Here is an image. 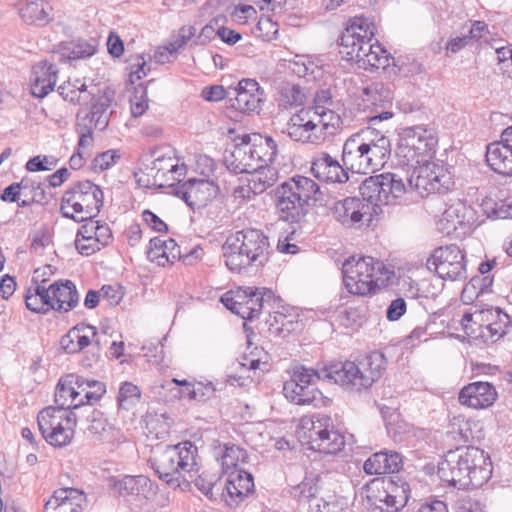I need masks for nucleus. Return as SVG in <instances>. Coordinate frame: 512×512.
Wrapping results in <instances>:
<instances>
[{
	"instance_id": "obj_59",
	"label": "nucleus",
	"mask_w": 512,
	"mask_h": 512,
	"mask_svg": "<svg viewBox=\"0 0 512 512\" xmlns=\"http://www.w3.org/2000/svg\"><path fill=\"white\" fill-rule=\"evenodd\" d=\"M54 495L58 497V500L70 502L81 511L80 502L84 499V493L82 491L74 488H62L56 490Z\"/></svg>"
},
{
	"instance_id": "obj_45",
	"label": "nucleus",
	"mask_w": 512,
	"mask_h": 512,
	"mask_svg": "<svg viewBox=\"0 0 512 512\" xmlns=\"http://www.w3.org/2000/svg\"><path fill=\"white\" fill-rule=\"evenodd\" d=\"M407 175L405 177V186L408 191H415L419 196L426 197L434 192H428L431 184L427 181V168H423L421 164L408 166Z\"/></svg>"
},
{
	"instance_id": "obj_3",
	"label": "nucleus",
	"mask_w": 512,
	"mask_h": 512,
	"mask_svg": "<svg viewBox=\"0 0 512 512\" xmlns=\"http://www.w3.org/2000/svg\"><path fill=\"white\" fill-rule=\"evenodd\" d=\"M222 252L227 268L241 273L268 262L272 248L269 237L262 230L247 228L228 236Z\"/></svg>"
},
{
	"instance_id": "obj_40",
	"label": "nucleus",
	"mask_w": 512,
	"mask_h": 512,
	"mask_svg": "<svg viewBox=\"0 0 512 512\" xmlns=\"http://www.w3.org/2000/svg\"><path fill=\"white\" fill-rule=\"evenodd\" d=\"M275 302V296L272 290L266 288H253V297L249 298L246 302L247 310L244 319L252 321L259 317V315L266 311L267 308H272Z\"/></svg>"
},
{
	"instance_id": "obj_18",
	"label": "nucleus",
	"mask_w": 512,
	"mask_h": 512,
	"mask_svg": "<svg viewBox=\"0 0 512 512\" xmlns=\"http://www.w3.org/2000/svg\"><path fill=\"white\" fill-rule=\"evenodd\" d=\"M192 210L205 207L216 197L217 186L206 179H189L173 190Z\"/></svg>"
},
{
	"instance_id": "obj_11",
	"label": "nucleus",
	"mask_w": 512,
	"mask_h": 512,
	"mask_svg": "<svg viewBox=\"0 0 512 512\" xmlns=\"http://www.w3.org/2000/svg\"><path fill=\"white\" fill-rule=\"evenodd\" d=\"M384 270V264L373 257L352 256L342 264L344 286L350 294L359 296L374 294Z\"/></svg>"
},
{
	"instance_id": "obj_38",
	"label": "nucleus",
	"mask_w": 512,
	"mask_h": 512,
	"mask_svg": "<svg viewBox=\"0 0 512 512\" xmlns=\"http://www.w3.org/2000/svg\"><path fill=\"white\" fill-rule=\"evenodd\" d=\"M245 139L250 141L256 165L271 166L278 153L275 140L270 136H262L258 133L245 134Z\"/></svg>"
},
{
	"instance_id": "obj_32",
	"label": "nucleus",
	"mask_w": 512,
	"mask_h": 512,
	"mask_svg": "<svg viewBox=\"0 0 512 512\" xmlns=\"http://www.w3.org/2000/svg\"><path fill=\"white\" fill-rule=\"evenodd\" d=\"M109 485L119 496L147 497L152 490V481L144 475H125L122 478L111 477Z\"/></svg>"
},
{
	"instance_id": "obj_37",
	"label": "nucleus",
	"mask_w": 512,
	"mask_h": 512,
	"mask_svg": "<svg viewBox=\"0 0 512 512\" xmlns=\"http://www.w3.org/2000/svg\"><path fill=\"white\" fill-rule=\"evenodd\" d=\"M96 335V327L86 324H77L61 337V348L68 354L83 351L91 344V336Z\"/></svg>"
},
{
	"instance_id": "obj_63",
	"label": "nucleus",
	"mask_w": 512,
	"mask_h": 512,
	"mask_svg": "<svg viewBox=\"0 0 512 512\" xmlns=\"http://www.w3.org/2000/svg\"><path fill=\"white\" fill-rule=\"evenodd\" d=\"M77 128L80 134L77 151L85 152V149L89 148L93 143L92 135L94 127L92 125H88V123L78 121Z\"/></svg>"
},
{
	"instance_id": "obj_31",
	"label": "nucleus",
	"mask_w": 512,
	"mask_h": 512,
	"mask_svg": "<svg viewBox=\"0 0 512 512\" xmlns=\"http://www.w3.org/2000/svg\"><path fill=\"white\" fill-rule=\"evenodd\" d=\"M403 467V457L394 450H382L373 453L364 462V471L370 475L394 474Z\"/></svg>"
},
{
	"instance_id": "obj_48",
	"label": "nucleus",
	"mask_w": 512,
	"mask_h": 512,
	"mask_svg": "<svg viewBox=\"0 0 512 512\" xmlns=\"http://www.w3.org/2000/svg\"><path fill=\"white\" fill-rule=\"evenodd\" d=\"M82 394L80 389H77L73 386H67L64 383L59 382L55 389V402L58 405L56 408L65 409L67 411H72V409H76L82 405H84L83 399L81 398L79 402H76V399Z\"/></svg>"
},
{
	"instance_id": "obj_26",
	"label": "nucleus",
	"mask_w": 512,
	"mask_h": 512,
	"mask_svg": "<svg viewBox=\"0 0 512 512\" xmlns=\"http://www.w3.org/2000/svg\"><path fill=\"white\" fill-rule=\"evenodd\" d=\"M311 172L319 181L326 183H345L349 180L348 169L327 152H319L313 157Z\"/></svg>"
},
{
	"instance_id": "obj_4",
	"label": "nucleus",
	"mask_w": 512,
	"mask_h": 512,
	"mask_svg": "<svg viewBox=\"0 0 512 512\" xmlns=\"http://www.w3.org/2000/svg\"><path fill=\"white\" fill-rule=\"evenodd\" d=\"M340 124L334 111L323 106L307 107L290 117L286 133L295 142L320 145L337 133Z\"/></svg>"
},
{
	"instance_id": "obj_44",
	"label": "nucleus",
	"mask_w": 512,
	"mask_h": 512,
	"mask_svg": "<svg viewBox=\"0 0 512 512\" xmlns=\"http://www.w3.org/2000/svg\"><path fill=\"white\" fill-rule=\"evenodd\" d=\"M260 168L253 169L248 179L253 189V195H258L266 191L269 187L274 185L278 179V171L272 166H259Z\"/></svg>"
},
{
	"instance_id": "obj_36",
	"label": "nucleus",
	"mask_w": 512,
	"mask_h": 512,
	"mask_svg": "<svg viewBox=\"0 0 512 512\" xmlns=\"http://www.w3.org/2000/svg\"><path fill=\"white\" fill-rule=\"evenodd\" d=\"M254 491L253 476L242 469H235L230 472L223 488L232 502H241L246 496Z\"/></svg>"
},
{
	"instance_id": "obj_41",
	"label": "nucleus",
	"mask_w": 512,
	"mask_h": 512,
	"mask_svg": "<svg viewBox=\"0 0 512 512\" xmlns=\"http://www.w3.org/2000/svg\"><path fill=\"white\" fill-rule=\"evenodd\" d=\"M423 168H427V181L430 185L428 192L444 193L450 189L453 182L450 174L442 166L431 162L421 163Z\"/></svg>"
},
{
	"instance_id": "obj_42",
	"label": "nucleus",
	"mask_w": 512,
	"mask_h": 512,
	"mask_svg": "<svg viewBox=\"0 0 512 512\" xmlns=\"http://www.w3.org/2000/svg\"><path fill=\"white\" fill-rule=\"evenodd\" d=\"M58 93L65 101L74 105H84L88 103L90 95L93 94V89L86 86L81 79L75 81H67L58 87Z\"/></svg>"
},
{
	"instance_id": "obj_64",
	"label": "nucleus",
	"mask_w": 512,
	"mask_h": 512,
	"mask_svg": "<svg viewBox=\"0 0 512 512\" xmlns=\"http://www.w3.org/2000/svg\"><path fill=\"white\" fill-rule=\"evenodd\" d=\"M45 512H80V510L70 502L58 500V497L53 494L45 504Z\"/></svg>"
},
{
	"instance_id": "obj_60",
	"label": "nucleus",
	"mask_w": 512,
	"mask_h": 512,
	"mask_svg": "<svg viewBox=\"0 0 512 512\" xmlns=\"http://www.w3.org/2000/svg\"><path fill=\"white\" fill-rule=\"evenodd\" d=\"M116 158H119V156L112 150L98 154L92 161L93 171L102 172L109 169L115 163Z\"/></svg>"
},
{
	"instance_id": "obj_23",
	"label": "nucleus",
	"mask_w": 512,
	"mask_h": 512,
	"mask_svg": "<svg viewBox=\"0 0 512 512\" xmlns=\"http://www.w3.org/2000/svg\"><path fill=\"white\" fill-rule=\"evenodd\" d=\"M223 162L226 168L234 174L248 173L253 169L260 168L256 165L255 155L250 141L245 139V134L238 136L232 149L225 151Z\"/></svg>"
},
{
	"instance_id": "obj_43",
	"label": "nucleus",
	"mask_w": 512,
	"mask_h": 512,
	"mask_svg": "<svg viewBox=\"0 0 512 512\" xmlns=\"http://www.w3.org/2000/svg\"><path fill=\"white\" fill-rule=\"evenodd\" d=\"M24 299L27 309L32 312L46 314L52 310V308H50L47 286L31 284L26 290Z\"/></svg>"
},
{
	"instance_id": "obj_21",
	"label": "nucleus",
	"mask_w": 512,
	"mask_h": 512,
	"mask_svg": "<svg viewBox=\"0 0 512 512\" xmlns=\"http://www.w3.org/2000/svg\"><path fill=\"white\" fill-rule=\"evenodd\" d=\"M486 161L494 172L512 176V126L502 132L500 142L487 146Z\"/></svg>"
},
{
	"instance_id": "obj_28",
	"label": "nucleus",
	"mask_w": 512,
	"mask_h": 512,
	"mask_svg": "<svg viewBox=\"0 0 512 512\" xmlns=\"http://www.w3.org/2000/svg\"><path fill=\"white\" fill-rule=\"evenodd\" d=\"M58 69L53 63L40 61L32 66L30 75L31 93L34 97L44 98L54 90Z\"/></svg>"
},
{
	"instance_id": "obj_55",
	"label": "nucleus",
	"mask_w": 512,
	"mask_h": 512,
	"mask_svg": "<svg viewBox=\"0 0 512 512\" xmlns=\"http://www.w3.org/2000/svg\"><path fill=\"white\" fill-rule=\"evenodd\" d=\"M221 19L213 18L211 19L200 31L196 39L193 41L192 45H206L211 40L215 39L219 33V25Z\"/></svg>"
},
{
	"instance_id": "obj_14",
	"label": "nucleus",
	"mask_w": 512,
	"mask_h": 512,
	"mask_svg": "<svg viewBox=\"0 0 512 512\" xmlns=\"http://www.w3.org/2000/svg\"><path fill=\"white\" fill-rule=\"evenodd\" d=\"M37 424L42 437L48 444L54 447H65L74 437L77 419L73 411L49 406L39 412Z\"/></svg>"
},
{
	"instance_id": "obj_53",
	"label": "nucleus",
	"mask_w": 512,
	"mask_h": 512,
	"mask_svg": "<svg viewBox=\"0 0 512 512\" xmlns=\"http://www.w3.org/2000/svg\"><path fill=\"white\" fill-rule=\"evenodd\" d=\"M280 105L284 108L300 106L304 103L305 95L299 85L287 84L279 90Z\"/></svg>"
},
{
	"instance_id": "obj_12",
	"label": "nucleus",
	"mask_w": 512,
	"mask_h": 512,
	"mask_svg": "<svg viewBox=\"0 0 512 512\" xmlns=\"http://www.w3.org/2000/svg\"><path fill=\"white\" fill-rule=\"evenodd\" d=\"M437 144L433 129L424 125L405 127L399 133L397 155L406 166L427 163L435 155Z\"/></svg>"
},
{
	"instance_id": "obj_50",
	"label": "nucleus",
	"mask_w": 512,
	"mask_h": 512,
	"mask_svg": "<svg viewBox=\"0 0 512 512\" xmlns=\"http://www.w3.org/2000/svg\"><path fill=\"white\" fill-rule=\"evenodd\" d=\"M74 379V384L77 389H80L86 399V402L92 404L100 400V398L106 392V386L104 383L97 380H89L83 376L71 375Z\"/></svg>"
},
{
	"instance_id": "obj_9",
	"label": "nucleus",
	"mask_w": 512,
	"mask_h": 512,
	"mask_svg": "<svg viewBox=\"0 0 512 512\" xmlns=\"http://www.w3.org/2000/svg\"><path fill=\"white\" fill-rule=\"evenodd\" d=\"M409 483L399 476L377 477L362 487L374 512H398L410 498Z\"/></svg>"
},
{
	"instance_id": "obj_30",
	"label": "nucleus",
	"mask_w": 512,
	"mask_h": 512,
	"mask_svg": "<svg viewBox=\"0 0 512 512\" xmlns=\"http://www.w3.org/2000/svg\"><path fill=\"white\" fill-rule=\"evenodd\" d=\"M372 134L368 136L367 148H363L366 152L365 157V173L367 171H375L382 167L390 155V140L384 134L376 129H371Z\"/></svg>"
},
{
	"instance_id": "obj_15",
	"label": "nucleus",
	"mask_w": 512,
	"mask_h": 512,
	"mask_svg": "<svg viewBox=\"0 0 512 512\" xmlns=\"http://www.w3.org/2000/svg\"><path fill=\"white\" fill-rule=\"evenodd\" d=\"M404 177L399 172H388L366 178L359 186L364 200L371 204H390L406 193Z\"/></svg>"
},
{
	"instance_id": "obj_51",
	"label": "nucleus",
	"mask_w": 512,
	"mask_h": 512,
	"mask_svg": "<svg viewBox=\"0 0 512 512\" xmlns=\"http://www.w3.org/2000/svg\"><path fill=\"white\" fill-rule=\"evenodd\" d=\"M346 506V499L336 495L331 487L317 503L310 505V512H344Z\"/></svg>"
},
{
	"instance_id": "obj_57",
	"label": "nucleus",
	"mask_w": 512,
	"mask_h": 512,
	"mask_svg": "<svg viewBox=\"0 0 512 512\" xmlns=\"http://www.w3.org/2000/svg\"><path fill=\"white\" fill-rule=\"evenodd\" d=\"M148 108L147 92L145 88H137L130 98L131 114L134 117L142 116Z\"/></svg>"
},
{
	"instance_id": "obj_8",
	"label": "nucleus",
	"mask_w": 512,
	"mask_h": 512,
	"mask_svg": "<svg viewBox=\"0 0 512 512\" xmlns=\"http://www.w3.org/2000/svg\"><path fill=\"white\" fill-rule=\"evenodd\" d=\"M104 194L101 188L89 180L78 181L63 194L60 213L75 222L96 217L103 206Z\"/></svg>"
},
{
	"instance_id": "obj_13",
	"label": "nucleus",
	"mask_w": 512,
	"mask_h": 512,
	"mask_svg": "<svg viewBox=\"0 0 512 512\" xmlns=\"http://www.w3.org/2000/svg\"><path fill=\"white\" fill-rule=\"evenodd\" d=\"M299 427L305 431L309 449L324 454H337L345 446L344 436L334 429L333 420L326 414L303 416Z\"/></svg>"
},
{
	"instance_id": "obj_19",
	"label": "nucleus",
	"mask_w": 512,
	"mask_h": 512,
	"mask_svg": "<svg viewBox=\"0 0 512 512\" xmlns=\"http://www.w3.org/2000/svg\"><path fill=\"white\" fill-rule=\"evenodd\" d=\"M335 484L331 482L328 474L323 473H307L303 480L291 487V495L300 503L311 504L317 503L323 494Z\"/></svg>"
},
{
	"instance_id": "obj_39",
	"label": "nucleus",
	"mask_w": 512,
	"mask_h": 512,
	"mask_svg": "<svg viewBox=\"0 0 512 512\" xmlns=\"http://www.w3.org/2000/svg\"><path fill=\"white\" fill-rule=\"evenodd\" d=\"M284 183L295 191L296 195L302 200L308 210L309 207L314 205L318 200L317 194L319 193L320 188L319 185L311 178L297 175Z\"/></svg>"
},
{
	"instance_id": "obj_46",
	"label": "nucleus",
	"mask_w": 512,
	"mask_h": 512,
	"mask_svg": "<svg viewBox=\"0 0 512 512\" xmlns=\"http://www.w3.org/2000/svg\"><path fill=\"white\" fill-rule=\"evenodd\" d=\"M253 297V287L239 288L235 292H227L221 297L223 305L234 314L244 319L247 310L246 302Z\"/></svg>"
},
{
	"instance_id": "obj_25",
	"label": "nucleus",
	"mask_w": 512,
	"mask_h": 512,
	"mask_svg": "<svg viewBox=\"0 0 512 512\" xmlns=\"http://www.w3.org/2000/svg\"><path fill=\"white\" fill-rule=\"evenodd\" d=\"M476 221V212L466 202L457 199L446 205L440 223L442 229L449 234L458 229L467 230Z\"/></svg>"
},
{
	"instance_id": "obj_62",
	"label": "nucleus",
	"mask_w": 512,
	"mask_h": 512,
	"mask_svg": "<svg viewBox=\"0 0 512 512\" xmlns=\"http://www.w3.org/2000/svg\"><path fill=\"white\" fill-rule=\"evenodd\" d=\"M100 292L101 299L105 300L110 306L118 305L124 296L122 287L119 285H104Z\"/></svg>"
},
{
	"instance_id": "obj_49",
	"label": "nucleus",
	"mask_w": 512,
	"mask_h": 512,
	"mask_svg": "<svg viewBox=\"0 0 512 512\" xmlns=\"http://www.w3.org/2000/svg\"><path fill=\"white\" fill-rule=\"evenodd\" d=\"M97 234L93 237V247L85 246L82 240H75L76 249L80 254L89 256L97 251H100L103 247L107 246L112 238V232L110 227L106 223H99L97 221Z\"/></svg>"
},
{
	"instance_id": "obj_22",
	"label": "nucleus",
	"mask_w": 512,
	"mask_h": 512,
	"mask_svg": "<svg viewBox=\"0 0 512 512\" xmlns=\"http://www.w3.org/2000/svg\"><path fill=\"white\" fill-rule=\"evenodd\" d=\"M230 98L231 107L242 113L258 112L264 101V89L255 79L245 78L238 82Z\"/></svg>"
},
{
	"instance_id": "obj_1",
	"label": "nucleus",
	"mask_w": 512,
	"mask_h": 512,
	"mask_svg": "<svg viewBox=\"0 0 512 512\" xmlns=\"http://www.w3.org/2000/svg\"><path fill=\"white\" fill-rule=\"evenodd\" d=\"M492 462L484 450L474 446L450 450L438 467L440 479L458 489L478 488L492 475Z\"/></svg>"
},
{
	"instance_id": "obj_27",
	"label": "nucleus",
	"mask_w": 512,
	"mask_h": 512,
	"mask_svg": "<svg viewBox=\"0 0 512 512\" xmlns=\"http://www.w3.org/2000/svg\"><path fill=\"white\" fill-rule=\"evenodd\" d=\"M497 399L495 387L489 382H473L464 386L458 396L462 405L473 409H484L494 404Z\"/></svg>"
},
{
	"instance_id": "obj_47",
	"label": "nucleus",
	"mask_w": 512,
	"mask_h": 512,
	"mask_svg": "<svg viewBox=\"0 0 512 512\" xmlns=\"http://www.w3.org/2000/svg\"><path fill=\"white\" fill-rule=\"evenodd\" d=\"M362 100L366 108L385 107L392 100V92L383 83H374L363 89Z\"/></svg>"
},
{
	"instance_id": "obj_34",
	"label": "nucleus",
	"mask_w": 512,
	"mask_h": 512,
	"mask_svg": "<svg viewBox=\"0 0 512 512\" xmlns=\"http://www.w3.org/2000/svg\"><path fill=\"white\" fill-rule=\"evenodd\" d=\"M368 210L362 200L356 197H348L334 204L333 215L343 226L353 227L362 223L363 216Z\"/></svg>"
},
{
	"instance_id": "obj_58",
	"label": "nucleus",
	"mask_w": 512,
	"mask_h": 512,
	"mask_svg": "<svg viewBox=\"0 0 512 512\" xmlns=\"http://www.w3.org/2000/svg\"><path fill=\"white\" fill-rule=\"evenodd\" d=\"M217 388L212 382H197L195 387L189 390V399L195 401H206L215 395Z\"/></svg>"
},
{
	"instance_id": "obj_56",
	"label": "nucleus",
	"mask_w": 512,
	"mask_h": 512,
	"mask_svg": "<svg viewBox=\"0 0 512 512\" xmlns=\"http://www.w3.org/2000/svg\"><path fill=\"white\" fill-rule=\"evenodd\" d=\"M218 480L219 478L216 474L202 472L200 475H198L197 478L194 479V483L197 489L200 490L205 496L208 498H213V491L217 485Z\"/></svg>"
},
{
	"instance_id": "obj_52",
	"label": "nucleus",
	"mask_w": 512,
	"mask_h": 512,
	"mask_svg": "<svg viewBox=\"0 0 512 512\" xmlns=\"http://www.w3.org/2000/svg\"><path fill=\"white\" fill-rule=\"evenodd\" d=\"M141 391L131 382H124L118 392V405L121 409L129 410L140 401Z\"/></svg>"
},
{
	"instance_id": "obj_54",
	"label": "nucleus",
	"mask_w": 512,
	"mask_h": 512,
	"mask_svg": "<svg viewBox=\"0 0 512 512\" xmlns=\"http://www.w3.org/2000/svg\"><path fill=\"white\" fill-rule=\"evenodd\" d=\"M247 459V452L235 444H225L224 452L221 456L222 467L226 471L230 468L238 469L239 463L245 462Z\"/></svg>"
},
{
	"instance_id": "obj_61",
	"label": "nucleus",
	"mask_w": 512,
	"mask_h": 512,
	"mask_svg": "<svg viewBox=\"0 0 512 512\" xmlns=\"http://www.w3.org/2000/svg\"><path fill=\"white\" fill-rule=\"evenodd\" d=\"M492 284V279L488 276L484 277H473L464 286L462 290V298L466 297L467 294H476L478 296L483 292L484 288Z\"/></svg>"
},
{
	"instance_id": "obj_24",
	"label": "nucleus",
	"mask_w": 512,
	"mask_h": 512,
	"mask_svg": "<svg viewBox=\"0 0 512 512\" xmlns=\"http://www.w3.org/2000/svg\"><path fill=\"white\" fill-rule=\"evenodd\" d=\"M372 134L371 128L363 129L351 135L343 145L342 162L346 169L357 173H365L366 152L368 136Z\"/></svg>"
},
{
	"instance_id": "obj_20",
	"label": "nucleus",
	"mask_w": 512,
	"mask_h": 512,
	"mask_svg": "<svg viewBox=\"0 0 512 512\" xmlns=\"http://www.w3.org/2000/svg\"><path fill=\"white\" fill-rule=\"evenodd\" d=\"M275 204L279 218L289 223H300L309 211L295 191L284 182L276 188Z\"/></svg>"
},
{
	"instance_id": "obj_29",
	"label": "nucleus",
	"mask_w": 512,
	"mask_h": 512,
	"mask_svg": "<svg viewBox=\"0 0 512 512\" xmlns=\"http://www.w3.org/2000/svg\"><path fill=\"white\" fill-rule=\"evenodd\" d=\"M50 308L58 312H69L79 304L75 284L70 280H59L47 287Z\"/></svg>"
},
{
	"instance_id": "obj_5",
	"label": "nucleus",
	"mask_w": 512,
	"mask_h": 512,
	"mask_svg": "<svg viewBox=\"0 0 512 512\" xmlns=\"http://www.w3.org/2000/svg\"><path fill=\"white\" fill-rule=\"evenodd\" d=\"M387 359L383 352L373 351L359 364L352 361L328 366V376L345 390L361 392L372 386L386 369Z\"/></svg>"
},
{
	"instance_id": "obj_16",
	"label": "nucleus",
	"mask_w": 512,
	"mask_h": 512,
	"mask_svg": "<svg viewBox=\"0 0 512 512\" xmlns=\"http://www.w3.org/2000/svg\"><path fill=\"white\" fill-rule=\"evenodd\" d=\"M426 265L443 280L465 281L467 279L465 254L455 244L436 248Z\"/></svg>"
},
{
	"instance_id": "obj_6",
	"label": "nucleus",
	"mask_w": 512,
	"mask_h": 512,
	"mask_svg": "<svg viewBox=\"0 0 512 512\" xmlns=\"http://www.w3.org/2000/svg\"><path fill=\"white\" fill-rule=\"evenodd\" d=\"M197 447L189 442L158 449L148 463L158 478L172 488H178L184 480L182 473L196 470Z\"/></svg>"
},
{
	"instance_id": "obj_33",
	"label": "nucleus",
	"mask_w": 512,
	"mask_h": 512,
	"mask_svg": "<svg viewBox=\"0 0 512 512\" xmlns=\"http://www.w3.org/2000/svg\"><path fill=\"white\" fill-rule=\"evenodd\" d=\"M18 12L26 24L38 27L46 26L54 18L52 6L45 0H23Z\"/></svg>"
},
{
	"instance_id": "obj_17",
	"label": "nucleus",
	"mask_w": 512,
	"mask_h": 512,
	"mask_svg": "<svg viewBox=\"0 0 512 512\" xmlns=\"http://www.w3.org/2000/svg\"><path fill=\"white\" fill-rule=\"evenodd\" d=\"M92 89L93 94L90 95L88 100L91 103L90 110L88 112L80 110L77 113V121L88 123V125H92L94 128L102 131L109 123L115 91L110 87L100 90L96 86H92Z\"/></svg>"
},
{
	"instance_id": "obj_10",
	"label": "nucleus",
	"mask_w": 512,
	"mask_h": 512,
	"mask_svg": "<svg viewBox=\"0 0 512 512\" xmlns=\"http://www.w3.org/2000/svg\"><path fill=\"white\" fill-rule=\"evenodd\" d=\"M326 374H328V367L316 371L312 368L296 365L290 370V379L283 384V395L295 405H312L316 408L325 406L327 398L318 389L316 383L320 379L332 380Z\"/></svg>"
},
{
	"instance_id": "obj_2",
	"label": "nucleus",
	"mask_w": 512,
	"mask_h": 512,
	"mask_svg": "<svg viewBox=\"0 0 512 512\" xmlns=\"http://www.w3.org/2000/svg\"><path fill=\"white\" fill-rule=\"evenodd\" d=\"M373 37L370 24L363 18H354L340 38L339 52L347 61L364 70L386 69L394 58L377 40L371 43Z\"/></svg>"
},
{
	"instance_id": "obj_7",
	"label": "nucleus",
	"mask_w": 512,
	"mask_h": 512,
	"mask_svg": "<svg viewBox=\"0 0 512 512\" xmlns=\"http://www.w3.org/2000/svg\"><path fill=\"white\" fill-rule=\"evenodd\" d=\"M140 168L142 176L135 173L139 185L151 187H172L175 181L185 174V167L178 164L175 151L170 146H160L150 149L141 156Z\"/></svg>"
},
{
	"instance_id": "obj_35",
	"label": "nucleus",
	"mask_w": 512,
	"mask_h": 512,
	"mask_svg": "<svg viewBox=\"0 0 512 512\" xmlns=\"http://www.w3.org/2000/svg\"><path fill=\"white\" fill-rule=\"evenodd\" d=\"M88 431L103 443H114L122 438V432L108 417L101 411L93 409L88 416Z\"/></svg>"
}]
</instances>
